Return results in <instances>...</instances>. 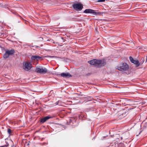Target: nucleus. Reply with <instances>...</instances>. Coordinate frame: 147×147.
<instances>
[{"label":"nucleus","mask_w":147,"mask_h":147,"mask_svg":"<svg viewBox=\"0 0 147 147\" xmlns=\"http://www.w3.org/2000/svg\"><path fill=\"white\" fill-rule=\"evenodd\" d=\"M72 7L74 9L78 11H81L83 8V5L80 3H75L72 5Z\"/></svg>","instance_id":"6"},{"label":"nucleus","mask_w":147,"mask_h":147,"mask_svg":"<svg viewBox=\"0 0 147 147\" xmlns=\"http://www.w3.org/2000/svg\"><path fill=\"white\" fill-rule=\"evenodd\" d=\"M58 103L56 104L57 105H58Z\"/></svg>","instance_id":"21"},{"label":"nucleus","mask_w":147,"mask_h":147,"mask_svg":"<svg viewBox=\"0 0 147 147\" xmlns=\"http://www.w3.org/2000/svg\"><path fill=\"white\" fill-rule=\"evenodd\" d=\"M15 52V50L13 49H7L5 51V53L3 55V57L4 59H6L10 56L13 55Z\"/></svg>","instance_id":"3"},{"label":"nucleus","mask_w":147,"mask_h":147,"mask_svg":"<svg viewBox=\"0 0 147 147\" xmlns=\"http://www.w3.org/2000/svg\"><path fill=\"white\" fill-rule=\"evenodd\" d=\"M146 62H147V57H146Z\"/></svg>","instance_id":"17"},{"label":"nucleus","mask_w":147,"mask_h":147,"mask_svg":"<svg viewBox=\"0 0 147 147\" xmlns=\"http://www.w3.org/2000/svg\"><path fill=\"white\" fill-rule=\"evenodd\" d=\"M51 57H55V56H51Z\"/></svg>","instance_id":"19"},{"label":"nucleus","mask_w":147,"mask_h":147,"mask_svg":"<svg viewBox=\"0 0 147 147\" xmlns=\"http://www.w3.org/2000/svg\"><path fill=\"white\" fill-rule=\"evenodd\" d=\"M118 147H125V146L123 143H121L119 144Z\"/></svg>","instance_id":"13"},{"label":"nucleus","mask_w":147,"mask_h":147,"mask_svg":"<svg viewBox=\"0 0 147 147\" xmlns=\"http://www.w3.org/2000/svg\"><path fill=\"white\" fill-rule=\"evenodd\" d=\"M23 69L26 71H28L31 69V64L30 63L24 62L23 63Z\"/></svg>","instance_id":"7"},{"label":"nucleus","mask_w":147,"mask_h":147,"mask_svg":"<svg viewBox=\"0 0 147 147\" xmlns=\"http://www.w3.org/2000/svg\"><path fill=\"white\" fill-rule=\"evenodd\" d=\"M35 71L40 74H45L48 72L47 69L45 67H37L35 69Z\"/></svg>","instance_id":"4"},{"label":"nucleus","mask_w":147,"mask_h":147,"mask_svg":"<svg viewBox=\"0 0 147 147\" xmlns=\"http://www.w3.org/2000/svg\"><path fill=\"white\" fill-rule=\"evenodd\" d=\"M7 132L8 133V134L9 135H10L11 134L12 132V131H11V129H10L9 128H8L7 129Z\"/></svg>","instance_id":"14"},{"label":"nucleus","mask_w":147,"mask_h":147,"mask_svg":"<svg viewBox=\"0 0 147 147\" xmlns=\"http://www.w3.org/2000/svg\"><path fill=\"white\" fill-rule=\"evenodd\" d=\"M126 115V113L124 110L120 111L118 112V116L119 118H122Z\"/></svg>","instance_id":"8"},{"label":"nucleus","mask_w":147,"mask_h":147,"mask_svg":"<svg viewBox=\"0 0 147 147\" xmlns=\"http://www.w3.org/2000/svg\"><path fill=\"white\" fill-rule=\"evenodd\" d=\"M61 39L63 40L64 38H63V37H61Z\"/></svg>","instance_id":"18"},{"label":"nucleus","mask_w":147,"mask_h":147,"mask_svg":"<svg viewBox=\"0 0 147 147\" xmlns=\"http://www.w3.org/2000/svg\"><path fill=\"white\" fill-rule=\"evenodd\" d=\"M60 76L64 78H69L72 76L69 73H62L61 74Z\"/></svg>","instance_id":"10"},{"label":"nucleus","mask_w":147,"mask_h":147,"mask_svg":"<svg viewBox=\"0 0 147 147\" xmlns=\"http://www.w3.org/2000/svg\"><path fill=\"white\" fill-rule=\"evenodd\" d=\"M129 68L128 65L126 63H123L120 64L119 67H118V70L121 71H124L127 70Z\"/></svg>","instance_id":"5"},{"label":"nucleus","mask_w":147,"mask_h":147,"mask_svg":"<svg viewBox=\"0 0 147 147\" xmlns=\"http://www.w3.org/2000/svg\"><path fill=\"white\" fill-rule=\"evenodd\" d=\"M41 58V57L38 55H33L31 57V59L32 60H38Z\"/></svg>","instance_id":"12"},{"label":"nucleus","mask_w":147,"mask_h":147,"mask_svg":"<svg viewBox=\"0 0 147 147\" xmlns=\"http://www.w3.org/2000/svg\"><path fill=\"white\" fill-rule=\"evenodd\" d=\"M71 119H70V121H71Z\"/></svg>","instance_id":"20"},{"label":"nucleus","mask_w":147,"mask_h":147,"mask_svg":"<svg viewBox=\"0 0 147 147\" xmlns=\"http://www.w3.org/2000/svg\"><path fill=\"white\" fill-rule=\"evenodd\" d=\"M106 1H107V0H106Z\"/></svg>","instance_id":"22"},{"label":"nucleus","mask_w":147,"mask_h":147,"mask_svg":"<svg viewBox=\"0 0 147 147\" xmlns=\"http://www.w3.org/2000/svg\"><path fill=\"white\" fill-rule=\"evenodd\" d=\"M52 117L49 116H47L41 119L40 122L42 123L46 122L47 120L51 118Z\"/></svg>","instance_id":"11"},{"label":"nucleus","mask_w":147,"mask_h":147,"mask_svg":"<svg viewBox=\"0 0 147 147\" xmlns=\"http://www.w3.org/2000/svg\"><path fill=\"white\" fill-rule=\"evenodd\" d=\"M88 63L91 65L97 64L100 66H104L106 64V62L104 60L102 61L101 60L96 59H93L88 61Z\"/></svg>","instance_id":"1"},{"label":"nucleus","mask_w":147,"mask_h":147,"mask_svg":"<svg viewBox=\"0 0 147 147\" xmlns=\"http://www.w3.org/2000/svg\"><path fill=\"white\" fill-rule=\"evenodd\" d=\"M129 59L130 61L136 65V67H138L140 65L139 62L138 60H134L131 56L129 57Z\"/></svg>","instance_id":"9"},{"label":"nucleus","mask_w":147,"mask_h":147,"mask_svg":"<svg viewBox=\"0 0 147 147\" xmlns=\"http://www.w3.org/2000/svg\"><path fill=\"white\" fill-rule=\"evenodd\" d=\"M85 13H90L92 15L94 16H102L104 13L103 12H97L95 10L91 9H85L83 12Z\"/></svg>","instance_id":"2"},{"label":"nucleus","mask_w":147,"mask_h":147,"mask_svg":"<svg viewBox=\"0 0 147 147\" xmlns=\"http://www.w3.org/2000/svg\"><path fill=\"white\" fill-rule=\"evenodd\" d=\"M105 0H98L97 1L98 2H103L105 1Z\"/></svg>","instance_id":"16"},{"label":"nucleus","mask_w":147,"mask_h":147,"mask_svg":"<svg viewBox=\"0 0 147 147\" xmlns=\"http://www.w3.org/2000/svg\"><path fill=\"white\" fill-rule=\"evenodd\" d=\"M9 145V144L8 143H7L6 145H4L3 146H0V147H7Z\"/></svg>","instance_id":"15"}]
</instances>
